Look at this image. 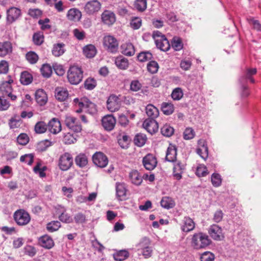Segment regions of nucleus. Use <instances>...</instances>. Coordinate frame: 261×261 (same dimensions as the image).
Returning a JSON list of instances; mask_svg holds the SVG:
<instances>
[{"mask_svg":"<svg viewBox=\"0 0 261 261\" xmlns=\"http://www.w3.org/2000/svg\"><path fill=\"white\" fill-rule=\"evenodd\" d=\"M212 243L210 237L205 233L199 231L191 237L190 246L195 250L205 249Z\"/></svg>","mask_w":261,"mask_h":261,"instance_id":"nucleus-1","label":"nucleus"},{"mask_svg":"<svg viewBox=\"0 0 261 261\" xmlns=\"http://www.w3.org/2000/svg\"><path fill=\"white\" fill-rule=\"evenodd\" d=\"M73 102L75 107L79 108L75 110L77 113H81L83 109L90 114H94L97 111L96 105L87 98H75L73 99Z\"/></svg>","mask_w":261,"mask_h":261,"instance_id":"nucleus-2","label":"nucleus"},{"mask_svg":"<svg viewBox=\"0 0 261 261\" xmlns=\"http://www.w3.org/2000/svg\"><path fill=\"white\" fill-rule=\"evenodd\" d=\"M138 254L142 255L144 258L150 257L153 253L152 247L150 246V241L146 237L142 238L136 245Z\"/></svg>","mask_w":261,"mask_h":261,"instance_id":"nucleus-3","label":"nucleus"},{"mask_svg":"<svg viewBox=\"0 0 261 261\" xmlns=\"http://www.w3.org/2000/svg\"><path fill=\"white\" fill-rule=\"evenodd\" d=\"M83 78V71L81 67L76 65H73L69 67L67 71V79L71 84H79Z\"/></svg>","mask_w":261,"mask_h":261,"instance_id":"nucleus-4","label":"nucleus"},{"mask_svg":"<svg viewBox=\"0 0 261 261\" xmlns=\"http://www.w3.org/2000/svg\"><path fill=\"white\" fill-rule=\"evenodd\" d=\"M156 47L164 51H168L170 44L164 35L159 31H154L152 34Z\"/></svg>","mask_w":261,"mask_h":261,"instance_id":"nucleus-5","label":"nucleus"},{"mask_svg":"<svg viewBox=\"0 0 261 261\" xmlns=\"http://www.w3.org/2000/svg\"><path fill=\"white\" fill-rule=\"evenodd\" d=\"M13 82V80L11 76H9L8 81H3L0 84V92L3 95L11 97L12 100H15L16 96L12 94V88L11 84Z\"/></svg>","mask_w":261,"mask_h":261,"instance_id":"nucleus-6","label":"nucleus"},{"mask_svg":"<svg viewBox=\"0 0 261 261\" xmlns=\"http://www.w3.org/2000/svg\"><path fill=\"white\" fill-rule=\"evenodd\" d=\"M73 164V158L71 154L65 152L62 154L59 161L60 169L63 171L69 169Z\"/></svg>","mask_w":261,"mask_h":261,"instance_id":"nucleus-7","label":"nucleus"},{"mask_svg":"<svg viewBox=\"0 0 261 261\" xmlns=\"http://www.w3.org/2000/svg\"><path fill=\"white\" fill-rule=\"evenodd\" d=\"M103 44L105 48L110 52H116L118 47V42L112 36H106L103 38Z\"/></svg>","mask_w":261,"mask_h":261,"instance_id":"nucleus-8","label":"nucleus"},{"mask_svg":"<svg viewBox=\"0 0 261 261\" xmlns=\"http://www.w3.org/2000/svg\"><path fill=\"white\" fill-rule=\"evenodd\" d=\"M101 4L97 0H92L88 2L84 7V11L89 15H93L97 13L101 9Z\"/></svg>","mask_w":261,"mask_h":261,"instance_id":"nucleus-9","label":"nucleus"},{"mask_svg":"<svg viewBox=\"0 0 261 261\" xmlns=\"http://www.w3.org/2000/svg\"><path fill=\"white\" fill-rule=\"evenodd\" d=\"M64 122L66 126L71 130L76 133L81 131L82 126L75 117L70 115H66Z\"/></svg>","mask_w":261,"mask_h":261,"instance_id":"nucleus-10","label":"nucleus"},{"mask_svg":"<svg viewBox=\"0 0 261 261\" xmlns=\"http://www.w3.org/2000/svg\"><path fill=\"white\" fill-rule=\"evenodd\" d=\"M208 233L210 237L216 241H221L224 238L222 228L216 224H213L210 226Z\"/></svg>","mask_w":261,"mask_h":261,"instance_id":"nucleus-11","label":"nucleus"},{"mask_svg":"<svg viewBox=\"0 0 261 261\" xmlns=\"http://www.w3.org/2000/svg\"><path fill=\"white\" fill-rule=\"evenodd\" d=\"M94 164L97 167L104 168L108 163V160L106 155L103 153L96 152L92 157Z\"/></svg>","mask_w":261,"mask_h":261,"instance_id":"nucleus-12","label":"nucleus"},{"mask_svg":"<svg viewBox=\"0 0 261 261\" xmlns=\"http://www.w3.org/2000/svg\"><path fill=\"white\" fill-rule=\"evenodd\" d=\"M143 164L145 168L148 170H153L156 166L157 160L152 154H148L143 159Z\"/></svg>","mask_w":261,"mask_h":261,"instance_id":"nucleus-13","label":"nucleus"},{"mask_svg":"<svg viewBox=\"0 0 261 261\" xmlns=\"http://www.w3.org/2000/svg\"><path fill=\"white\" fill-rule=\"evenodd\" d=\"M143 127L150 134L155 133L159 128L158 123L155 119H146L143 122Z\"/></svg>","mask_w":261,"mask_h":261,"instance_id":"nucleus-14","label":"nucleus"},{"mask_svg":"<svg viewBox=\"0 0 261 261\" xmlns=\"http://www.w3.org/2000/svg\"><path fill=\"white\" fill-rule=\"evenodd\" d=\"M102 125L107 130H112L116 124V119L112 115L104 116L101 120Z\"/></svg>","mask_w":261,"mask_h":261,"instance_id":"nucleus-15","label":"nucleus"},{"mask_svg":"<svg viewBox=\"0 0 261 261\" xmlns=\"http://www.w3.org/2000/svg\"><path fill=\"white\" fill-rule=\"evenodd\" d=\"M195 227L194 221L189 217H185L180 224V228L184 232H189L193 230Z\"/></svg>","mask_w":261,"mask_h":261,"instance_id":"nucleus-16","label":"nucleus"},{"mask_svg":"<svg viewBox=\"0 0 261 261\" xmlns=\"http://www.w3.org/2000/svg\"><path fill=\"white\" fill-rule=\"evenodd\" d=\"M38 244L41 247L50 249L54 246V242L53 239L47 234L42 236L38 238Z\"/></svg>","mask_w":261,"mask_h":261,"instance_id":"nucleus-17","label":"nucleus"},{"mask_svg":"<svg viewBox=\"0 0 261 261\" xmlns=\"http://www.w3.org/2000/svg\"><path fill=\"white\" fill-rule=\"evenodd\" d=\"M257 70L255 68H248L246 69L244 75L241 76L239 80L240 82L242 84H244L247 81H249L252 83H254V80L252 77L256 73Z\"/></svg>","mask_w":261,"mask_h":261,"instance_id":"nucleus-18","label":"nucleus"},{"mask_svg":"<svg viewBox=\"0 0 261 261\" xmlns=\"http://www.w3.org/2000/svg\"><path fill=\"white\" fill-rule=\"evenodd\" d=\"M30 219L29 214L25 211L17 210V225H25L30 222Z\"/></svg>","mask_w":261,"mask_h":261,"instance_id":"nucleus-19","label":"nucleus"},{"mask_svg":"<svg viewBox=\"0 0 261 261\" xmlns=\"http://www.w3.org/2000/svg\"><path fill=\"white\" fill-rule=\"evenodd\" d=\"M185 168V165L181 161H177L174 164L173 176L177 180L182 177V174Z\"/></svg>","mask_w":261,"mask_h":261,"instance_id":"nucleus-20","label":"nucleus"},{"mask_svg":"<svg viewBox=\"0 0 261 261\" xmlns=\"http://www.w3.org/2000/svg\"><path fill=\"white\" fill-rule=\"evenodd\" d=\"M48 128L54 134L59 133L62 128L60 121L57 118H53L48 124Z\"/></svg>","mask_w":261,"mask_h":261,"instance_id":"nucleus-21","label":"nucleus"},{"mask_svg":"<svg viewBox=\"0 0 261 261\" xmlns=\"http://www.w3.org/2000/svg\"><path fill=\"white\" fill-rule=\"evenodd\" d=\"M101 19L105 24L111 25L116 21L115 15L110 11L105 10L101 14Z\"/></svg>","mask_w":261,"mask_h":261,"instance_id":"nucleus-22","label":"nucleus"},{"mask_svg":"<svg viewBox=\"0 0 261 261\" xmlns=\"http://www.w3.org/2000/svg\"><path fill=\"white\" fill-rule=\"evenodd\" d=\"M35 99L40 106H44L47 101V96L43 89H38L35 92Z\"/></svg>","mask_w":261,"mask_h":261,"instance_id":"nucleus-23","label":"nucleus"},{"mask_svg":"<svg viewBox=\"0 0 261 261\" xmlns=\"http://www.w3.org/2000/svg\"><path fill=\"white\" fill-rule=\"evenodd\" d=\"M120 108L118 98L115 96H110L107 100V108L111 112H115Z\"/></svg>","mask_w":261,"mask_h":261,"instance_id":"nucleus-24","label":"nucleus"},{"mask_svg":"<svg viewBox=\"0 0 261 261\" xmlns=\"http://www.w3.org/2000/svg\"><path fill=\"white\" fill-rule=\"evenodd\" d=\"M82 17L81 12L76 8L69 9L67 14V18L68 20L73 21L80 20Z\"/></svg>","mask_w":261,"mask_h":261,"instance_id":"nucleus-25","label":"nucleus"},{"mask_svg":"<svg viewBox=\"0 0 261 261\" xmlns=\"http://www.w3.org/2000/svg\"><path fill=\"white\" fill-rule=\"evenodd\" d=\"M177 149L175 145L170 144L166 151V160L173 162L176 159Z\"/></svg>","mask_w":261,"mask_h":261,"instance_id":"nucleus-26","label":"nucleus"},{"mask_svg":"<svg viewBox=\"0 0 261 261\" xmlns=\"http://www.w3.org/2000/svg\"><path fill=\"white\" fill-rule=\"evenodd\" d=\"M12 51V44L9 41L0 42V57H5Z\"/></svg>","mask_w":261,"mask_h":261,"instance_id":"nucleus-27","label":"nucleus"},{"mask_svg":"<svg viewBox=\"0 0 261 261\" xmlns=\"http://www.w3.org/2000/svg\"><path fill=\"white\" fill-rule=\"evenodd\" d=\"M121 53L127 56H132L135 54L134 45L130 43H124L121 46Z\"/></svg>","mask_w":261,"mask_h":261,"instance_id":"nucleus-28","label":"nucleus"},{"mask_svg":"<svg viewBox=\"0 0 261 261\" xmlns=\"http://www.w3.org/2000/svg\"><path fill=\"white\" fill-rule=\"evenodd\" d=\"M146 113L149 117L148 119H155L159 115V110L151 104L148 105L146 107Z\"/></svg>","mask_w":261,"mask_h":261,"instance_id":"nucleus-29","label":"nucleus"},{"mask_svg":"<svg viewBox=\"0 0 261 261\" xmlns=\"http://www.w3.org/2000/svg\"><path fill=\"white\" fill-rule=\"evenodd\" d=\"M129 178L131 182L137 186L141 185L142 178L139 172L137 170H133L129 173Z\"/></svg>","mask_w":261,"mask_h":261,"instance_id":"nucleus-30","label":"nucleus"},{"mask_svg":"<svg viewBox=\"0 0 261 261\" xmlns=\"http://www.w3.org/2000/svg\"><path fill=\"white\" fill-rule=\"evenodd\" d=\"M21 84L23 85H28L32 82L33 76L27 71L21 72L19 80Z\"/></svg>","mask_w":261,"mask_h":261,"instance_id":"nucleus-31","label":"nucleus"},{"mask_svg":"<svg viewBox=\"0 0 261 261\" xmlns=\"http://www.w3.org/2000/svg\"><path fill=\"white\" fill-rule=\"evenodd\" d=\"M117 196L121 200L126 196V189L124 183L117 182L116 184Z\"/></svg>","mask_w":261,"mask_h":261,"instance_id":"nucleus-32","label":"nucleus"},{"mask_svg":"<svg viewBox=\"0 0 261 261\" xmlns=\"http://www.w3.org/2000/svg\"><path fill=\"white\" fill-rule=\"evenodd\" d=\"M115 64L119 68L121 69H126L129 65L128 60L123 56H119L115 59Z\"/></svg>","mask_w":261,"mask_h":261,"instance_id":"nucleus-33","label":"nucleus"},{"mask_svg":"<svg viewBox=\"0 0 261 261\" xmlns=\"http://www.w3.org/2000/svg\"><path fill=\"white\" fill-rule=\"evenodd\" d=\"M83 53L87 58H91L96 55V49L93 45H87L83 48Z\"/></svg>","mask_w":261,"mask_h":261,"instance_id":"nucleus-34","label":"nucleus"},{"mask_svg":"<svg viewBox=\"0 0 261 261\" xmlns=\"http://www.w3.org/2000/svg\"><path fill=\"white\" fill-rule=\"evenodd\" d=\"M65 44L64 43H57L54 45L52 54L55 57H60L62 56L65 51L64 48Z\"/></svg>","mask_w":261,"mask_h":261,"instance_id":"nucleus-35","label":"nucleus"},{"mask_svg":"<svg viewBox=\"0 0 261 261\" xmlns=\"http://www.w3.org/2000/svg\"><path fill=\"white\" fill-rule=\"evenodd\" d=\"M16 19V7H12L7 11V21L8 23H11Z\"/></svg>","mask_w":261,"mask_h":261,"instance_id":"nucleus-36","label":"nucleus"},{"mask_svg":"<svg viewBox=\"0 0 261 261\" xmlns=\"http://www.w3.org/2000/svg\"><path fill=\"white\" fill-rule=\"evenodd\" d=\"M161 109L163 113L166 115L172 114L174 110V107L171 102H163Z\"/></svg>","mask_w":261,"mask_h":261,"instance_id":"nucleus-37","label":"nucleus"},{"mask_svg":"<svg viewBox=\"0 0 261 261\" xmlns=\"http://www.w3.org/2000/svg\"><path fill=\"white\" fill-rule=\"evenodd\" d=\"M130 141V138L126 135H120L118 139V143L122 148H127Z\"/></svg>","mask_w":261,"mask_h":261,"instance_id":"nucleus-38","label":"nucleus"},{"mask_svg":"<svg viewBox=\"0 0 261 261\" xmlns=\"http://www.w3.org/2000/svg\"><path fill=\"white\" fill-rule=\"evenodd\" d=\"M129 256V253L126 250H120L113 255L114 258L117 261H123Z\"/></svg>","mask_w":261,"mask_h":261,"instance_id":"nucleus-39","label":"nucleus"},{"mask_svg":"<svg viewBox=\"0 0 261 261\" xmlns=\"http://www.w3.org/2000/svg\"><path fill=\"white\" fill-rule=\"evenodd\" d=\"M75 162L78 166L84 167L88 164V159L85 154H80L75 158Z\"/></svg>","mask_w":261,"mask_h":261,"instance_id":"nucleus-40","label":"nucleus"},{"mask_svg":"<svg viewBox=\"0 0 261 261\" xmlns=\"http://www.w3.org/2000/svg\"><path fill=\"white\" fill-rule=\"evenodd\" d=\"M200 145V144H199ZM196 152L201 158L206 160L208 156V148L206 145L203 143L201 146H199L196 149Z\"/></svg>","mask_w":261,"mask_h":261,"instance_id":"nucleus-41","label":"nucleus"},{"mask_svg":"<svg viewBox=\"0 0 261 261\" xmlns=\"http://www.w3.org/2000/svg\"><path fill=\"white\" fill-rule=\"evenodd\" d=\"M57 94L56 95V98L61 101H64L68 96V91L64 88H60L56 89Z\"/></svg>","mask_w":261,"mask_h":261,"instance_id":"nucleus-42","label":"nucleus"},{"mask_svg":"<svg viewBox=\"0 0 261 261\" xmlns=\"http://www.w3.org/2000/svg\"><path fill=\"white\" fill-rule=\"evenodd\" d=\"M171 46L176 51L181 50L183 47L181 39L178 37H174L171 41Z\"/></svg>","mask_w":261,"mask_h":261,"instance_id":"nucleus-43","label":"nucleus"},{"mask_svg":"<svg viewBox=\"0 0 261 261\" xmlns=\"http://www.w3.org/2000/svg\"><path fill=\"white\" fill-rule=\"evenodd\" d=\"M161 205L164 208L169 209L174 206V202L172 198L169 197H164L161 201Z\"/></svg>","mask_w":261,"mask_h":261,"instance_id":"nucleus-44","label":"nucleus"},{"mask_svg":"<svg viewBox=\"0 0 261 261\" xmlns=\"http://www.w3.org/2000/svg\"><path fill=\"white\" fill-rule=\"evenodd\" d=\"M174 131V128L167 124L164 125L161 129L162 134L167 137L171 136L173 134Z\"/></svg>","mask_w":261,"mask_h":261,"instance_id":"nucleus-45","label":"nucleus"},{"mask_svg":"<svg viewBox=\"0 0 261 261\" xmlns=\"http://www.w3.org/2000/svg\"><path fill=\"white\" fill-rule=\"evenodd\" d=\"M61 226L58 221H53L47 224L46 229L49 232H54L58 230Z\"/></svg>","mask_w":261,"mask_h":261,"instance_id":"nucleus-46","label":"nucleus"},{"mask_svg":"<svg viewBox=\"0 0 261 261\" xmlns=\"http://www.w3.org/2000/svg\"><path fill=\"white\" fill-rule=\"evenodd\" d=\"M146 141V136L142 134H137L134 138V143L138 146L144 145Z\"/></svg>","mask_w":261,"mask_h":261,"instance_id":"nucleus-47","label":"nucleus"},{"mask_svg":"<svg viewBox=\"0 0 261 261\" xmlns=\"http://www.w3.org/2000/svg\"><path fill=\"white\" fill-rule=\"evenodd\" d=\"M47 125L43 121H39L35 125L34 130L37 134H42L46 132Z\"/></svg>","mask_w":261,"mask_h":261,"instance_id":"nucleus-48","label":"nucleus"},{"mask_svg":"<svg viewBox=\"0 0 261 261\" xmlns=\"http://www.w3.org/2000/svg\"><path fill=\"white\" fill-rule=\"evenodd\" d=\"M41 72L44 77H49L52 73V68L48 64H44L41 68Z\"/></svg>","mask_w":261,"mask_h":261,"instance_id":"nucleus-49","label":"nucleus"},{"mask_svg":"<svg viewBox=\"0 0 261 261\" xmlns=\"http://www.w3.org/2000/svg\"><path fill=\"white\" fill-rule=\"evenodd\" d=\"M137 58L139 61L144 62L151 60L152 58V55L151 53L149 51H144L140 53L138 55Z\"/></svg>","mask_w":261,"mask_h":261,"instance_id":"nucleus-50","label":"nucleus"},{"mask_svg":"<svg viewBox=\"0 0 261 261\" xmlns=\"http://www.w3.org/2000/svg\"><path fill=\"white\" fill-rule=\"evenodd\" d=\"M135 7L139 11H144L147 8L146 0H136L135 2Z\"/></svg>","mask_w":261,"mask_h":261,"instance_id":"nucleus-51","label":"nucleus"},{"mask_svg":"<svg viewBox=\"0 0 261 261\" xmlns=\"http://www.w3.org/2000/svg\"><path fill=\"white\" fill-rule=\"evenodd\" d=\"M183 92L180 88L174 89L172 93L171 97L174 100H179L183 97Z\"/></svg>","mask_w":261,"mask_h":261,"instance_id":"nucleus-52","label":"nucleus"},{"mask_svg":"<svg viewBox=\"0 0 261 261\" xmlns=\"http://www.w3.org/2000/svg\"><path fill=\"white\" fill-rule=\"evenodd\" d=\"M34 43L38 45H41L44 41V36L41 32L35 33L33 36Z\"/></svg>","mask_w":261,"mask_h":261,"instance_id":"nucleus-53","label":"nucleus"},{"mask_svg":"<svg viewBox=\"0 0 261 261\" xmlns=\"http://www.w3.org/2000/svg\"><path fill=\"white\" fill-rule=\"evenodd\" d=\"M27 60L31 64L36 63L38 60V55L34 51L28 52L25 56Z\"/></svg>","mask_w":261,"mask_h":261,"instance_id":"nucleus-54","label":"nucleus"},{"mask_svg":"<svg viewBox=\"0 0 261 261\" xmlns=\"http://www.w3.org/2000/svg\"><path fill=\"white\" fill-rule=\"evenodd\" d=\"M215 257V255L213 253L205 251L201 254L200 259L201 261H214Z\"/></svg>","mask_w":261,"mask_h":261,"instance_id":"nucleus-55","label":"nucleus"},{"mask_svg":"<svg viewBox=\"0 0 261 261\" xmlns=\"http://www.w3.org/2000/svg\"><path fill=\"white\" fill-rule=\"evenodd\" d=\"M85 88L88 90H92L96 86V82L93 78L89 77L84 83Z\"/></svg>","mask_w":261,"mask_h":261,"instance_id":"nucleus-56","label":"nucleus"},{"mask_svg":"<svg viewBox=\"0 0 261 261\" xmlns=\"http://www.w3.org/2000/svg\"><path fill=\"white\" fill-rule=\"evenodd\" d=\"M59 219L61 222L65 223H71L73 221L72 218L69 214L64 212H62L59 216Z\"/></svg>","mask_w":261,"mask_h":261,"instance_id":"nucleus-57","label":"nucleus"},{"mask_svg":"<svg viewBox=\"0 0 261 261\" xmlns=\"http://www.w3.org/2000/svg\"><path fill=\"white\" fill-rule=\"evenodd\" d=\"M211 181L214 187L220 186L222 182L221 176L218 173L213 174L211 177Z\"/></svg>","mask_w":261,"mask_h":261,"instance_id":"nucleus-58","label":"nucleus"},{"mask_svg":"<svg viewBox=\"0 0 261 261\" xmlns=\"http://www.w3.org/2000/svg\"><path fill=\"white\" fill-rule=\"evenodd\" d=\"M29 141V137L25 133H21L17 136V143L20 145H25Z\"/></svg>","mask_w":261,"mask_h":261,"instance_id":"nucleus-59","label":"nucleus"},{"mask_svg":"<svg viewBox=\"0 0 261 261\" xmlns=\"http://www.w3.org/2000/svg\"><path fill=\"white\" fill-rule=\"evenodd\" d=\"M74 220L76 224H83L86 222V216L82 213H77L74 216Z\"/></svg>","mask_w":261,"mask_h":261,"instance_id":"nucleus-60","label":"nucleus"},{"mask_svg":"<svg viewBox=\"0 0 261 261\" xmlns=\"http://www.w3.org/2000/svg\"><path fill=\"white\" fill-rule=\"evenodd\" d=\"M147 70L151 73H156L159 69V65L155 61H150L147 64Z\"/></svg>","mask_w":261,"mask_h":261,"instance_id":"nucleus-61","label":"nucleus"},{"mask_svg":"<svg viewBox=\"0 0 261 261\" xmlns=\"http://www.w3.org/2000/svg\"><path fill=\"white\" fill-rule=\"evenodd\" d=\"M247 21L250 24L253 26L254 29L257 31H261V24L258 20H255L253 18H248Z\"/></svg>","mask_w":261,"mask_h":261,"instance_id":"nucleus-62","label":"nucleus"},{"mask_svg":"<svg viewBox=\"0 0 261 261\" xmlns=\"http://www.w3.org/2000/svg\"><path fill=\"white\" fill-rule=\"evenodd\" d=\"M76 140L75 138L70 133L66 134L64 135L63 138V142L66 144L74 143Z\"/></svg>","mask_w":261,"mask_h":261,"instance_id":"nucleus-63","label":"nucleus"},{"mask_svg":"<svg viewBox=\"0 0 261 261\" xmlns=\"http://www.w3.org/2000/svg\"><path fill=\"white\" fill-rule=\"evenodd\" d=\"M208 174L207 169L204 165H200L196 170V174L199 177H203Z\"/></svg>","mask_w":261,"mask_h":261,"instance_id":"nucleus-64","label":"nucleus"}]
</instances>
